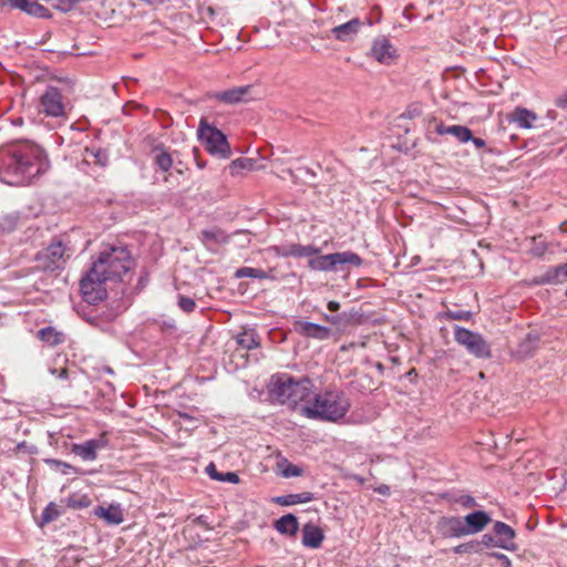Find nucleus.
<instances>
[{"label": "nucleus", "mask_w": 567, "mask_h": 567, "mask_svg": "<svg viewBox=\"0 0 567 567\" xmlns=\"http://www.w3.org/2000/svg\"><path fill=\"white\" fill-rule=\"evenodd\" d=\"M78 1L79 0H47L53 8L62 12H69L74 9Z\"/></svg>", "instance_id": "e433bc0d"}, {"label": "nucleus", "mask_w": 567, "mask_h": 567, "mask_svg": "<svg viewBox=\"0 0 567 567\" xmlns=\"http://www.w3.org/2000/svg\"><path fill=\"white\" fill-rule=\"evenodd\" d=\"M86 154L93 156L96 162L101 165H105L107 162V155L103 150H86Z\"/></svg>", "instance_id": "37998d69"}, {"label": "nucleus", "mask_w": 567, "mask_h": 567, "mask_svg": "<svg viewBox=\"0 0 567 567\" xmlns=\"http://www.w3.org/2000/svg\"><path fill=\"white\" fill-rule=\"evenodd\" d=\"M495 540H496V536L485 534L482 536V539L478 543H480V546L484 545L486 547H497V545L495 544Z\"/></svg>", "instance_id": "de8ad7c7"}, {"label": "nucleus", "mask_w": 567, "mask_h": 567, "mask_svg": "<svg viewBox=\"0 0 567 567\" xmlns=\"http://www.w3.org/2000/svg\"><path fill=\"white\" fill-rule=\"evenodd\" d=\"M324 536L322 530L313 525L306 524L302 529V544L309 548H319Z\"/></svg>", "instance_id": "412c9836"}, {"label": "nucleus", "mask_w": 567, "mask_h": 567, "mask_svg": "<svg viewBox=\"0 0 567 567\" xmlns=\"http://www.w3.org/2000/svg\"><path fill=\"white\" fill-rule=\"evenodd\" d=\"M320 251V248L312 245L291 244L282 247L280 254L284 257H312L319 255Z\"/></svg>", "instance_id": "aec40b11"}, {"label": "nucleus", "mask_w": 567, "mask_h": 567, "mask_svg": "<svg viewBox=\"0 0 567 567\" xmlns=\"http://www.w3.org/2000/svg\"><path fill=\"white\" fill-rule=\"evenodd\" d=\"M489 556L499 560L502 567H511L512 566L511 559L502 553H491Z\"/></svg>", "instance_id": "49530a36"}, {"label": "nucleus", "mask_w": 567, "mask_h": 567, "mask_svg": "<svg viewBox=\"0 0 567 567\" xmlns=\"http://www.w3.org/2000/svg\"><path fill=\"white\" fill-rule=\"evenodd\" d=\"M30 8H31V11L29 13L30 16H34V17H39V18H47L50 16L49 10L38 2H33L32 6H30Z\"/></svg>", "instance_id": "79ce46f5"}, {"label": "nucleus", "mask_w": 567, "mask_h": 567, "mask_svg": "<svg viewBox=\"0 0 567 567\" xmlns=\"http://www.w3.org/2000/svg\"><path fill=\"white\" fill-rule=\"evenodd\" d=\"M202 238L205 243L216 244H226L229 239L228 235L218 228L203 230Z\"/></svg>", "instance_id": "c85d7f7f"}, {"label": "nucleus", "mask_w": 567, "mask_h": 567, "mask_svg": "<svg viewBox=\"0 0 567 567\" xmlns=\"http://www.w3.org/2000/svg\"><path fill=\"white\" fill-rule=\"evenodd\" d=\"M48 167L43 150L34 143L24 142L0 148V182L4 184H28Z\"/></svg>", "instance_id": "f257e3e1"}, {"label": "nucleus", "mask_w": 567, "mask_h": 567, "mask_svg": "<svg viewBox=\"0 0 567 567\" xmlns=\"http://www.w3.org/2000/svg\"><path fill=\"white\" fill-rule=\"evenodd\" d=\"M368 56L383 65H392L399 58L396 47L384 35L375 38L372 43Z\"/></svg>", "instance_id": "9d476101"}, {"label": "nucleus", "mask_w": 567, "mask_h": 567, "mask_svg": "<svg viewBox=\"0 0 567 567\" xmlns=\"http://www.w3.org/2000/svg\"><path fill=\"white\" fill-rule=\"evenodd\" d=\"M106 445L107 440L105 435H101L99 439L73 444L72 452L83 461H94L97 457V451L104 449Z\"/></svg>", "instance_id": "ddd939ff"}, {"label": "nucleus", "mask_w": 567, "mask_h": 567, "mask_svg": "<svg viewBox=\"0 0 567 567\" xmlns=\"http://www.w3.org/2000/svg\"><path fill=\"white\" fill-rule=\"evenodd\" d=\"M436 529L444 538L465 537L463 518L460 516H444L437 522Z\"/></svg>", "instance_id": "f8f14e48"}, {"label": "nucleus", "mask_w": 567, "mask_h": 567, "mask_svg": "<svg viewBox=\"0 0 567 567\" xmlns=\"http://www.w3.org/2000/svg\"><path fill=\"white\" fill-rule=\"evenodd\" d=\"M197 135L209 154L219 158L230 157L231 150L226 135L205 120L200 121Z\"/></svg>", "instance_id": "423d86ee"}, {"label": "nucleus", "mask_w": 567, "mask_h": 567, "mask_svg": "<svg viewBox=\"0 0 567 567\" xmlns=\"http://www.w3.org/2000/svg\"><path fill=\"white\" fill-rule=\"evenodd\" d=\"M58 378L63 380L68 379V370L65 368L61 369L58 373Z\"/></svg>", "instance_id": "4d7b16f0"}, {"label": "nucleus", "mask_w": 567, "mask_h": 567, "mask_svg": "<svg viewBox=\"0 0 567 567\" xmlns=\"http://www.w3.org/2000/svg\"><path fill=\"white\" fill-rule=\"evenodd\" d=\"M567 279V264L553 268L545 275V281L561 284Z\"/></svg>", "instance_id": "c756f323"}, {"label": "nucleus", "mask_w": 567, "mask_h": 567, "mask_svg": "<svg viewBox=\"0 0 567 567\" xmlns=\"http://www.w3.org/2000/svg\"><path fill=\"white\" fill-rule=\"evenodd\" d=\"M71 256V250L61 240H53L45 249L39 252L38 261L50 271L62 269Z\"/></svg>", "instance_id": "6e6552de"}, {"label": "nucleus", "mask_w": 567, "mask_h": 567, "mask_svg": "<svg viewBox=\"0 0 567 567\" xmlns=\"http://www.w3.org/2000/svg\"><path fill=\"white\" fill-rule=\"evenodd\" d=\"M271 400L299 410L302 415L305 405H310L313 396V384L310 379L295 380L288 374L272 375L268 384Z\"/></svg>", "instance_id": "f03ea898"}, {"label": "nucleus", "mask_w": 567, "mask_h": 567, "mask_svg": "<svg viewBox=\"0 0 567 567\" xmlns=\"http://www.w3.org/2000/svg\"><path fill=\"white\" fill-rule=\"evenodd\" d=\"M363 22L353 18L346 23L339 24L331 29L332 37L340 42H352L360 32Z\"/></svg>", "instance_id": "4468645a"}, {"label": "nucleus", "mask_w": 567, "mask_h": 567, "mask_svg": "<svg viewBox=\"0 0 567 567\" xmlns=\"http://www.w3.org/2000/svg\"><path fill=\"white\" fill-rule=\"evenodd\" d=\"M50 372H51V374H53V375H56V377H58L59 371H58L56 369L51 368V369H50Z\"/></svg>", "instance_id": "bf43d9fd"}, {"label": "nucleus", "mask_w": 567, "mask_h": 567, "mask_svg": "<svg viewBox=\"0 0 567 567\" xmlns=\"http://www.w3.org/2000/svg\"><path fill=\"white\" fill-rule=\"evenodd\" d=\"M250 89V85L237 86L226 91L217 92L214 94V97L227 104H235L247 101V95Z\"/></svg>", "instance_id": "a211bd4d"}, {"label": "nucleus", "mask_w": 567, "mask_h": 567, "mask_svg": "<svg viewBox=\"0 0 567 567\" xmlns=\"http://www.w3.org/2000/svg\"><path fill=\"white\" fill-rule=\"evenodd\" d=\"M236 276L238 278L247 277V278H259V279H264L267 277L266 272L264 270L258 269V268H251V267H243V268L238 269L236 272Z\"/></svg>", "instance_id": "f704fd0d"}, {"label": "nucleus", "mask_w": 567, "mask_h": 567, "mask_svg": "<svg viewBox=\"0 0 567 567\" xmlns=\"http://www.w3.org/2000/svg\"><path fill=\"white\" fill-rule=\"evenodd\" d=\"M493 530L496 536L495 544L498 548L514 551L517 549V545L514 542L515 530L507 524L503 522H496L494 524Z\"/></svg>", "instance_id": "2eb2a0df"}, {"label": "nucleus", "mask_w": 567, "mask_h": 567, "mask_svg": "<svg viewBox=\"0 0 567 567\" xmlns=\"http://www.w3.org/2000/svg\"><path fill=\"white\" fill-rule=\"evenodd\" d=\"M350 406V400L341 391L313 393L310 405L302 409V415L312 420L338 422L344 417Z\"/></svg>", "instance_id": "7ed1b4c3"}, {"label": "nucleus", "mask_w": 567, "mask_h": 567, "mask_svg": "<svg viewBox=\"0 0 567 567\" xmlns=\"http://www.w3.org/2000/svg\"><path fill=\"white\" fill-rule=\"evenodd\" d=\"M206 10L209 16L214 14V9L212 7H208Z\"/></svg>", "instance_id": "052dcab7"}, {"label": "nucleus", "mask_w": 567, "mask_h": 567, "mask_svg": "<svg viewBox=\"0 0 567 567\" xmlns=\"http://www.w3.org/2000/svg\"><path fill=\"white\" fill-rule=\"evenodd\" d=\"M281 468V475L284 477H298L302 475V468L293 465L291 463H288L287 461L284 462V464H280Z\"/></svg>", "instance_id": "c9c22d12"}, {"label": "nucleus", "mask_w": 567, "mask_h": 567, "mask_svg": "<svg viewBox=\"0 0 567 567\" xmlns=\"http://www.w3.org/2000/svg\"><path fill=\"white\" fill-rule=\"evenodd\" d=\"M103 370L107 373H113V370L110 367H104Z\"/></svg>", "instance_id": "680f3d73"}, {"label": "nucleus", "mask_w": 567, "mask_h": 567, "mask_svg": "<svg viewBox=\"0 0 567 567\" xmlns=\"http://www.w3.org/2000/svg\"><path fill=\"white\" fill-rule=\"evenodd\" d=\"M295 330L303 337L318 340H327L331 336L329 328L309 321H297L295 323Z\"/></svg>", "instance_id": "f3484780"}, {"label": "nucleus", "mask_w": 567, "mask_h": 567, "mask_svg": "<svg viewBox=\"0 0 567 567\" xmlns=\"http://www.w3.org/2000/svg\"><path fill=\"white\" fill-rule=\"evenodd\" d=\"M206 472L209 475L210 478L219 481V482H228L233 484H237L239 482V476L234 472H227V473H219L216 470V466L210 463L206 467Z\"/></svg>", "instance_id": "cd10ccee"}, {"label": "nucleus", "mask_w": 567, "mask_h": 567, "mask_svg": "<svg viewBox=\"0 0 567 567\" xmlns=\"http://www.w3.org/2000/svg\"><path fill=\"white\" fill-rule=\"evenodd\" d=\"M404 116H406V117L411 118V117L413 116V112H410V111H409L408 113H405V114H404Z\"/></svg>", "instance_id": "e2e57ef3"}, {"label": "nucleus", "mask_w": 567, "mask_h": 567, "mask_svg": "<svg viewBox=\"0 0 567 567\" xmlns=\"http://www.w3.org/2000/svg\"><path fill=\"white\" fill-rule=\"evenodd\" d=\"M326 319H327L328 321H330L331 323H338V322H339V317H334V316H332V317H330V316H326Z\"/></svg>", "instance_id": "13d9d810"}, {"label": "nucleus", "mask_w": 567, "mask_h": 567, "mask_svg": "<svg viewBox=\"0 0 567 567\" xmlns=\"http://www.w3.org/2000/svg\"><path fill=\"white\" fill-rule=\"evenodd\" d=\"M154 163L156 166L163 172H168L173 166V158L171 154L162 147L154 148Z\"/></svg>", "instance_id": "bb28decb"}, {"label": "nucleus", "mask_w": 567, "mask_h": 567, "mask_svg": "<svg viewBox=\"0 0 567 567\" xmlns=\"http://www.w3.org/2000/svg\"><path fill=\"white\" fill-rule=\"evenodd\" d=\"M538 336L534 333H528L524 340H522L518 344L516 354L519 359H525L535 352L538 347Z\"/></svg>", "instance_id": "393cba45"}, {"label": "nucleus", "mask_w": 567, "mask_h": 567, "mask_svg": "<svg viewBox=\"0 0 567 567\" xmlns=\"http://www.w3.org/2000/svg\"><path fill=\"white\" fill-rule=\"evenodd\" d=\"M555 105L558 109L567 110V90L556 97Z\"/></svg>", "instance_id": "09e8293b"}, {"label": "nucleus", "mask_w": 567, "mask_h": 567, "mask_svg": "<svg viewBox=\"0 0 567 567\" xmlns=\"http://www.w3.org/2000/svg\"><path fill=\"white\" fill-rule=\"evenodd\" d=\"M254 167V161L250 159V158H237V159H234L229 166H228V171H229V174L235 176V175H238L241 173V171L244 169H247V171H251Z\"/></svg>", "instance_id": "7c9ffc66"}, {"label": "nucleus", "mask_w": 567, "mask_h": 567, "mask_svg": "<svg viewBox=\"0 0 567 567\" xmlns=\"http://www.w3.org/2000/svg\"><path fill=\"white\" fill-rule=\"evenodd\" d=\"M275 502L281 506H290V505L298 504V501L296 499L295 494L278 496L275 498Z\"/></svg>", "instance_id": "c03bdc74"}, {"label": "nucleus", "mask_w": 567, "mask_h": 567, "mask_svg": "<svg viewBox=\"0 0 567 567\" xmlns=\"http://www.w3.org/2000/svg\"><path fill=\"white\" fill-rule=\"evenodd\" d=\"M565 296L567 297V288H566V291H565Z\"/></svg>", "instance_id": "0e129e2a"}, {"label": "nucleus", "mask_w": 567, "mask_h": 567, "mask_svg": "<svg viewBox=\"0 0 567 567\" xmlns=\"http://www.w3.org/2000/svg\"><path fill=\"white\" fill-rule=\"evenodd\" d=\"M455 554H464V553H477L480 551V543L472 540L468 543L460 544L453 548Z\"/></svg>", "instance_id": "4c0bfd02"}, {"label": "nucleus", "mask_w": 567, "mask_h": 567, "mask_svg": "<svg viewBox=\"0 0 567 567\" xmlns=\"http://www.w3.org/2000/svg\"><path fill=\"white\" fill-rule=\"evenodd\" d=\"M450 134L456 137L461 143H467L472 140V131L463 125H450Z\"/></svg>", "instance_id": "473e14b6"}, {"label": "nucleus", "mask_w": 567, "mask_h": 567, "mask_svg": "<svg viewBox=\"0 0 567 567\" xmlns=\"http://www.w3.org/2000/svg\"><path fill=\"white\" fill-rule=\"evenodd\" d=\"M89 8L99 18H106L110 12H114L113 8L106 7L105 0H92V3L89 6Z\"/></svg>", "instance_id": "72a5a7b5"}, {"label": "nucleus", "mask_w": 567, "mask_h": 567, "mask_svg": "<svg viewBox=\"0 0 567 567\" xmlns=\"http://www.w3.org/2000/svg\"><path fill=\"white\" fill-rule=\"evenodd\" d=\"M236 342L246 350L256 349L260 346L259 336L252 328L245 329L243 332L238 333Z\"/></svg>", "instance_id": "b1692460"}, {"label": "nucleus", "mask_w": 567, "mask_h": 567, "mask_svg": "<svg viewBox=\"0 0 567 567\" xmlns=\"http://www.w3.org/2000/svg\"><path fill=\"white\" fill-rule=\"evenodd\" d=\"M275 528L280 534L296 535L299 528L298 519L293 514L284 515L275 522Z\"/></svg>", "instance_id": "5701e85b"}, {"label": "nucleus", "mask_w": 567, "mask_h": 567, "mask_svg": "<svg viewBox=\"0 0 567 567\" xmlns=\"http://www.w3.org/2000/svg\"><path fill=\"white\" fill-rule=\"evenodd\" d=\"M462 518L466 536L482 532L492 520L491 516L484 511H475Z\"/></svg>", "instance_id": "dca6fc26"}, {"label": "nucleus", "mask_w": 567, "mask_h": 567, "mask_svg": "<svg viewBox=\"0 0 567 567\" xmlns=\"http://www.w3.org/2000/svg\"><path fill=\"white\" fill-rule=\"evenodd\" d=\"M33 1L31 0H0L1 8L19 9L25 13H30Z\"/></svg>", "instance_id": "2f4dec72"}, {"label": "nucleus", "mask_w": 567, "mask_h": 567, "mask_svg": "<svg viewBox=\"0 0 567 567\" xmlns=\"http://www.w3.org/2000/svg\"><path fill=\"white\" fill-rule=\"evenodd\" d=\"M39 110L47 116H64L65 103L60 90L53 86H49L40 97Z\"/></svg>", "instance_id": "9b49d317"}, {"label": "nucleus", "mask_w": 567, "mask_h": 567, "mask_svg": "<svg viewBox=\"0 0 567 567\" xmlns=\"http://www.w3.org/2000/svg\"><path fill=\"white\" fill-rule=\"evenodd\" d=\"M37 337L47 344L54 347L64 341V334L53 327H45L38 331Z\"/></svg>", "instance_id": "a878e982"}, {"label": "nucleus", "mask_w": 567, "mask_h": 567, "mask_svg": "<svg viewBox=\"0 0 567 567\" xmlns=\"http://www.w3.org/2000/svg\"><path fill=\"white\" fill-rule=\"evenodd\" d=\"M107 281L99 271L93 272V266L80 281L83 298L89 303H96L106 296L104 282Z\"/></svg>", "instance_id": "1a4fd4ad"}, {"label": "nucleus", "mask_w": 567, "mask_h": 567, "mask_svg": "<svg viewBox=\"0 0 567 567\" xmlns=\"http://www.w3.org/2000/svg\"><path fill=\"white\" fill-rule=\"evenodd\" d=\"M508 120L520 128H532L533 123L537 120V115L525 107H516L508 115Z\"/></svg>", "instance_id": "6ab92c4d"}, {"label": "nucleus", "mask_w": 567, "mask_h": 567, "mask_svg": "<svg viewBox=\"0 0 567 567\" xmlns=\"http://www.w3.org/2000/svg\"><path fill=\"white\" fill-rule=\"evenodd\" d=\"M296 499L298 501V504L300 503H308L313 499V495L310 492H303L300 494H295Z\"/></svg>", "instance_id": "8fccbe9b"}, {"label": "nucleus", "mask_w": 567, "mask_h": 567, "mask_svg": "<svg viewBox=\"0 0 567 567\" xmlns=\"http://www.w3.org/2000/svg\"><path fill=\"white\" fill-rule=\"evenodd\" d=\"M132 259L126 248L111 247L100 252L93 262V272L99 271L106 280H122L132 267Z\"/></svg>", "instance_id": "20e7f679"}, {"label": "nucleus", "mask_w": 567, "mask_h": 567, "mask_svg": "<svg viewBox=\"0 0 567 567\" xmlns=\"http://www.w3.org/2000/svg\"><path fill=\"white\" fill-rule=\"evenodd\" d=\"M70 505L73 507H86L89 505V502L86 501V498H81L80 501L70 502Z\"/></svg>", "instance_id": "5fc2aeb1"}, {"label": "nucleus", "mask_w": 567, "mask_h": 567, "mask_svg": "<svg viewBox=\"0 0 567 567\" xmlns=\"http://www.w3.org/2000/svg\"><path fill=\"white\" fill-rule=\"evenodd\" d=\"M457 503L461 504L465 508H474L477 506L476 499L470 495H462L457 499Z\"/></svg>", "instance_id": "a18cd8bd"}, {"label": "nucleus", "mask_w": 567, "mask_h": 567, "mask_svg": "<svg viewBox=\"0 0 567 567\" xmlns=\"http://www.w3.org/2000/svg\"><path fill=\"white\" fill-rule=\"evenodd\" d=\"M444 317L447 319H452V320H470L472 317V313L470 311H464V310H457V311L447 310L444 313Z\"/></svg>", "instance_id": "a19ab883"}, {"label": "nucleus", "mask_w": 567, "mask_h": 567, "mask_svg": "<svg viewBox=\"0 0 567 567\" xmlns=\"http://www.w3.org/2000/svg\"><path fill=\"white\" fill-rule=\"evenodd\" d=\"M470 141L475 145L476 148H483L486 145V142L483 138L474 137L473 135L472 140Z\"/></svg>", "instance_id": "603ef678"}, {"label": "nucleus", "mask_w": 567, "mask_h": 567, "mask_svg": "<svg viewBox=\"0 0 567 567\" xmlns=\"http://www.w3.org/2000/svg\"><path fill=\"white\" fill-rule=\"evenodd\" d=\"M327 307H328V309H329L330 311H333V312H334V311H338V310H339V308H340V303H339L338 301H333V300H331V301H329V302H328V306H327Z\"/></svg>", "instance_id": "6e6d98bb"}, {"label": "nucleus", "mask_w": 567, "mask_h": 567, "mask_svg": "<svg viewBox=\"0 0 567 567\" xmlns=\"http://www.w3.org/2000/svg\"><path fill=\"white\" fill-rule=\"evenodd\" d=\"M374 491L381 495H389L390 494V487L385 484H382L374 488Z\"/></svg>", "instance_id": "864d4df0"}, {"label": "nucleus", "mask_w": 567, "mask_h": 567, "mask_svg": "<svg viewBox=\"0 0 567 567\" xmlns=\"http://www.w3.org/2000/svg\"><path fill=\"white\" fill-rule=\"evenodd\" d=\"M95 515L107 524L118 525L123 522V511L118 504H111L107 507H97Z\"/></svg>", "instance_id": "4be33fe9"}, {"label": "nucleus", "mask_w": 567, "mask_h": 567, "mask_svg": "<svg viewBox=\"0 0 567 567\" xmlns=\"http://www.w3.org/2000/svg\"><path fill=\"white\" fill-rule=\"evenodd\" d=\"M178 306L184 312L189 313L195 310L196 302L192 298L179 295L178 296Z\"/></svg>", "instance_id": "58836bf2"}, {"label": "nucleus", "mask_w": 567, "mask_h": 567, "mask_svg": "<svg viewBox=\"0 0 567 567\" xmlns=\"http://www.w3.org/2000/svg\"><path fill=\"white\" fill-rule=\"evenodd\" d=\"M434 124H435V132L439 134V135H447L450 134V125L446 126L444 125L443 123H437L435 120H434Z\"/></svg>", "instance_id": "3c124183"}, {"label": "nucleus", "mask_w": 567, "mask_h": 567, "mask_svg": "<svg viewBox=\"0 0 567 567\" xmlns=\"http://www.w3.org/2000/svg\"><path fill=\"white\" fill-rule=\"evenodd\" d=\"M344 265L359 267L362 265L361 257L350 250L328 255H316L308 260V267L316 271H340Z\"/></svg>", "instance_id": "39448f33"}, {"label": "nucleus", "mask_w": 567, "mask_h": 567, "mask_svg": "<svg viewBox=\"0 0 567 567\" xmlns=\"http://www.w3.org/2000/svg\"><path fill=\"white\" fill-rule=\"evenodd\" d=\"M454 340L457 344L464 347L466 351L476 359L492 358L489 343L478 332L455 326Z\"/></svg>", "instance_id": "0eeeda50"}, {"label": "nucleus", "mask_w": 567, "mask_h": 567, "mask_svg": "<svg viewBox=\"0 0 567 567\" xmlns=\"http://www.w3.org/2000/svg\"><path fill=\"white\" fill-rule=\"evenodd\" d=\"M59 516V511L55 504L50 503L42 513V520L44 523H50L54 520Z\"/></svg>", "instance_id": "ea45409f"}]
</instances>
